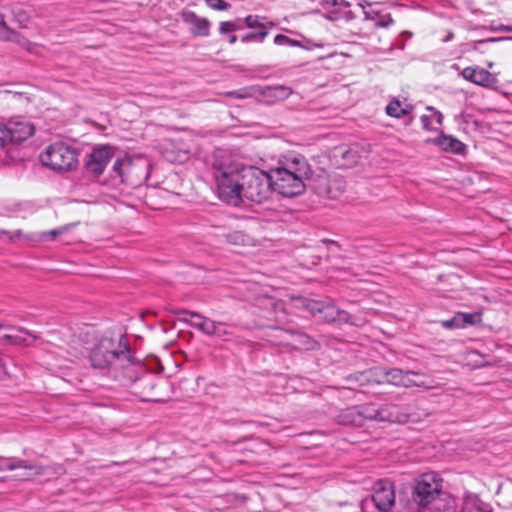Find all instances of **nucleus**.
Returning a JSON list of instances; mask_svg holds the SVG:
<instances>
[{"label": "nucleus", "instance_id": "obj_1", "mask_svg": "<svg viewBox=\"0 0 512 512\" xmlns=\"http://www.w3.org/2000/svg\"><path fill=\"white\" fill-rule=\"evenodd\" d=\"M211 166L218 197L228 205L237 207L244 199L260 204L273 191L270 172L254 166L239 167L224 150L213 152Z\"/></svg>", "mask_w": 512, "mask_h": 512}, {"label": "nucleus", "instance_id": "obj_2", "mask_svg": "<svg viewBox=\"0 0 512 512\" xmlns=\"http://www.w3.org/2000/svg\"><path fill=\"white\" fill-rule=\"evenodd\" d=\"M409 406H402L393 403L377 405L367 403L358 406H351L342 409L335 421L340 425L361 427L366 421L406 423L415 421Z\"/></svg>", "mask_w": 512, "mask_h": 512}, {"label": "nucleus", "instance_id": "obj_3", "mask_svg": "<svg viewBox=\"0 0 512 512\" xmlns=\"http://www.w3.org/2000/svg\"><path fill=\"white\" fill-rule=\"evenodd\" d=\"M313 171L302 155L286 157L280 165L270 170L272 190L284 197H294L304 192L305 181Z\"/></svg>", "mask_w": 512, "mask_h": 512}, {"label": "nucleus", "instance_id": "obj_4", "mask_svg": "<svg viewBox=\"0 0 512 512\" xmlns=\"http://www.w3.org/2000/svg\"><path fill=\"white\" fill-rule=\"evenodd\" d=\"M88 360L93 369H128L135 365L136 359L126 336L118 340L103 337L90 349Z\"/></svg>", "mask_w": 512, "mask_h": 512}, {"label": "nucleus", "instance_id": "obj_5", "mask_svg": "<svg viewBox=\"0 0 512 512\" xmlns=\"http://www.w3.org/2000/svg\"><path fill=\"white\" fill-rule=\"evenodd\" d=\"M442 488L443 479L437 473H423L415 481L412 499L420 508H429L433 512H454L455 500Z\"/></svg>", "mask_w": 512, "mask_h": 512}, {"label": "nucleus", "instance_id": "obj_6", "mask_svg": "<svg viewBox=\"0 0 512 512\" xmlns=\"http://www.w3.org/2000/svg\"><path fill=\"white\" fill-rule=\"evenodd\" d=\"M78 155L77 148L60 141L50 144L40 154V160L54 171H71L78 166Z\"/></svg>", "mask_w": 512, "mask_h": 512}, {"label": "nucleus", "instance_id": "obj_7", "mask_svg": "<svg viewBox=\"0 0 512 512\" xmlns=\"http://www.w3.org/2000/svg\"><path fill=\"white\" fill-rule=\"evenodd\" d=\"M114 177L131 187H137L145 183L149 177V163L142 157L117 158L113 164Z\"/></svg>", "mask_w": 512, "mask_h": 512}, {"label": "nucleus", "instance_id": "obj_8", "mask_svg": "<svg viewBox=\"0 0 512 512\" xmlns=\"http://www.w3.org/2000/svg\"><path fill=\"white\" fill-rule=\"evenodd\" d=\"M301 305L326 323L358 325L357 319L331 302L299 298Z\"/></svg>", "mask_w": 512, "mask_h": 512}, {"label": "nucleus", "instance_id": "obj_9", "mask_svg": "<svg viewBox=\"0 0 512 512\" xmlns=\"http://www.w3.org/2000/svg\"><path fill=\"white\" fill-rule=\"evenodd\" d=\"M115 147L111 145H101L93 148L85 162V170L94 177L100 176L107 164L114 157Z\"/></svg>", "mask_w": 512, "mask_h": 512}, {"label": "nucleus", "instance_id": "obj_10", "mask_svg": "<svg viewBox=\"0 0 512 512\" xmlns=\"http://www.w3.org/2000/svg\"><path fill=\"white\" fill-rule=\"evenodd\" d=\"M395 486L389 479H380L373 486L371 500L378 511H390L395 505Z\"/></svg>", "mask_w": 512, "mask_h": 512}, {"label": "nucleus", "instance_id": "obj_11", "mask_svg": "<svg viewBox=\"0 0 512 512\" xmlns=\"http://www.w3.org/2000/svg\"><path fill=\"white\" fill-rule=\"evenodd\" d=\"M9 143L18 144L34 134V126L24 118L11 119L5 124Z\"/></svg>", "mask_w": 512, "mask_h": 512}, {"label": "nucleus", "instance_id": "obj_12", "mask_svg": "<svg viewBox=\"0 0 512 512\" xmlns=\"http://www.w3.org/2000/svg\"><path fill=\"white\" fill-rule=\"evenodd\" d=\"M182 21L189 25V32L193 37H208L210 35L211 22L205 17H199L194 11L182 10Z\"/></svg>", "mask_w": 512, "mask_h": 512}, {"label": "nucleus", "instance_id": "obj_13", "mask_svg": "<svg viewBox=\"0 0 512 512\" xmlns=\"http://www.w3.org/2000/svg\"><path fill=\"white\" fill-rule=\"evenodd\" d=\"M255 90H257L255 99L265 102L267 104H273L278 101H283L287 99L293 92L290 87L284 85H255Z\"/></svg>", "mask_w": 512, "mask_h": 512}, {"label": "nucleus", "instance_id": "obj_14", "mask_svg": "<svg viewBox=\"0 0 512 512\" xmlns=\"http://www.w3.org/2000/svg\"><path fill=\"white\" fill-rule=\"evenodd\" d=\"M465 80L482 87H492L497 79L495 75L479 66L466 67L459 73Z\"/></svg>", "mask_w": 512, "mask_h": 512}, {"label": "nucleus", "instance_id": "obj_15", "mask_svg": "<svg viewBox=\"0 0 512 512\" xmlns=\"http://www.w3.org/2000/svg\"><path fill=\"white\" fill-rule=\"evenodd\" d=\"M8 470H22L16 477L19 480H31L32 478L42 475L45 472V467L41 465L32 464L26 460L19 458H12L5 466Z\"/></svg>", "mask_w": 512, "mask_h": 512}, {"label": "nucleus", "instance_id": "obj_16", "mask_svg": "<svg viewBox=\"0 0 512 512\" xmlns=\"http://www.w3.org/2000/svg\"><path fill=\"white\" fill-rule=\"evenodd\" d=\"M426 142L439 146L444 152L456 155H462L466 150V145L451 135L441 134L438 137L428 139Z\"/></svg>", "mask_w": 512, "mask_h": 512}, {"label": "nucleus", "instance_id": "obj_17", "mask_svg": "<svg viewBox=\"0 0 512 512\" xmlns=\"http://www.w3.org/2000/svg\"><path fill=\"white\" fill-rule=\"evenodd\" d=\"M293 350H316L319 343L308 334L290 329V340L286 343Z\"/></svg>", "mask_w": 512, "mask_h": 512}, {"label": "nucleus", "instance_id": "obj_18", "mask_svg": "<svg viewBox=\"0 0 512 512\" xmlns=\"http://www.w3.org/2000/svg\"><path fill=\"white\" fill-rule=\"evenodd\" d=\"M215 235L225 238L226 242L235 246H245L249 242V237L241 231L226 232L223 227H214Z\"/></svg>", "mask_w": 512, "mask_h": 512}, {"label": "nucleus", "instance_id": "obj_19", "mask_svg": "<svg viewBox=\"0 0 512 512\" xmlns=\"http://www.w3.org/2000/svg\"><path fill=\"white\" fill-rule=\"evenodd\" d=\"M462 512H492V509L477 495L468 494L464 498Z\"/></svg>", "mask_w": 512, "mask_h": 512}, {"label": "nucleus", "instance_id": "obj_20", "mask_svg": "<svg viewBox=\"0 0 512 512\" xmlns=\"http://www.w3.org/2000/svg\"><path fill=\"white\" fill-rule=\"evenodd\" d=\"M173 313L175 315H190V319L186 317H181L180 321L187 323L188 325L198 329L199 331L202 330V326L204 325V321L206 320L205 316L186 309H176L173 311Z\"/></svg>", "mask_w": 512, "mask_h": 512}, {"label": "nucleus", "instance_id": "obj_21", "mask_svg": "<svg viewBox=\"0 0 512 512\" xmlns=\"http://www.w3.org/2000/svg\"><path fill=\"white\" fill-rule=\"evenodd\" d=\"M364 19L377 20L375 23L376 28H388L394 23L391 14H381L378 10H365Z\"/></svg>", "mask_w": 512, "mask_h": 512}, {"label": "nucleus", "instance_id": "obj_22", "mask_svg": "<svg viewBox=\"0 0 512 512\" xmlns=\"http://www.w3.org/2000/svg\"><path fill=\"white\" fill-rule=\"evenodd\" d=\"M272 333L268 335V341L275 346L289 348L286 343L290 340V329L273 327Z\"/></svg>", "mask_w": 512, "mask_h": 512}, {"label": "nucleus", "instance_id": "obj_23", "mask_svg": "<svg viewBox=\"0 0 512 512\" xmlns=\"http://www.w3.org/2000/svg\"><path fill=\"white\" fill-rule=\"evenodd\" d=\"M274 44L278 46L301 47L306 50H310L312 47L317 46L316 44H312L310 40H306L305 43H302L283 34H278L274 37Z\"/></svg>", "mask_w": 512, "mask_h": 512}, {"label": "nucleus", "instance_id": "obj_24", "mask_svg": "<svg viewBox=\"0 0 512 512\" xmlns=\"http://www.w3.org/2000/svg\"><path fill=\"white\" fill-rule=\"evenodd\" d=\"M412 107L407 105L402 107L401 102L398 99L391 100L386 106V113L390 117L401 118L410 113Z\"/></svg>", "mask_w": 512, "mask_h": 512}, {"label": "nucleus", "instance_id": "obj_25", "mask_svg": "<svg viewBox=\"0 0 512 512\" xmlns=\"http://www.w3.org/2000/svg\"><path fill=\"white\" fill-rule=\"evenodd\" d=\"M2 39L15 42L27 51H32L34 47V44L31 41L12 29H10L5 36H2Z\"/></svg>", "mask_w": 512, "mask_h": 512}, {"label": "nucleus", "instance_id": "obj_26", "mask_svg": "<svg viewBox=\"0 0 512 512\" xmlns=\"http://www.w3.org/2000/svg\"><path fill=\"white\" fill-rule=\"evenodd\" d=\"M255 85L242 87L238 90L228 91L225 93L227 97L237 98V99H246V98H255L256 97Z\"/></svg>", "mask_w": 512, "mask_h": 512}, {"label": "nucleus", "instance_id": "obj_27", "mask_svg": "<svg viewBox=\"0 0 512 512\" xmlns=\"http://www.w3.org/2000/svg\"><path fill=\"white\" fill-rule=\"evenodd\" d=\"M404 370L400 368H392L384 372L386 381L390 384L400 386L403 383Z\"/></svg>", "mask_w": 512, "mask_h": 512}, {"label": "nucleus", "instance_id": "obj_28", "mask_svg": "<svg viewBox=\"0 0 512 512\" xmlns=\"http://www.w3.org/2000/svg\"><path fill=\"white\" fill-rule=\"evenodd\" d=\"M258 29H259L258 32H250V33L244 35L241 38V41L243 43H248L251 41L263 42V40L268 36L269 31L266 28V26L260 27Z\"/></svg>", "mask_w": 512, "mask_h": 512}, {"label": "nucleus", "instance_id": "obj_29", "mask_svg": "<svg viewBox=\"0 0 512 512\" xmlns=\"http://www.w3.org/2000/svg\"><path fill=\"white\" fill-rule=\"evenodd\" d=\"M460 321L462 328L466 327L467 325H474L477 322L480 321V314L479 313H463L460 312Z\"/></svg>", "mask_w": 512, "mask_h": 512}, {"label": "nucleus", "instance_id": "obj_30", "mask_svg": "<svg viewBox=\"0 0 512 512\" xmlns=\"http://www.w3.org/2000/svg\"><path fill=\"white\" fill-rule=\"evenodd\" d=\"M327 4L331 3L336 9L330 12V15H336L350 7V3L345 0H327Z\"/></svg>", "mask_w": 512, "mask_h": 512}, {"label": "nucleus", "instance_id": "obj_31", "mask_svg": "<svg viewBox=\"0 0 512 512\" xmlns=\"http://www.w3.org/2000/svg\"><path fill=\"white\" fill-rule=\"evenodd\" d=\"M15 20L21 27H26L29 22V16L22 8H17L13 11Z\"/></svg>", "mask_w": 512, "mask_h": 512}, {"label": "nucleus", "instance_id": "obj_32", "mask_svg": "<svg viewBox=\"0 0 512 512\" xmlns=\"http://www.w3.org/2000/svg\"><path fill=\"white\" fill-rule=\"evenodd\" d=\"M240 27L234 21H223L219 24V33L224 35L238 30Z\"/></svg>", "mask_w": 512, "mask_h": 512}, {"label": "nucleus", "instance_id": "obj_33", "mask_svg": "<svg viewBox=\"0 0 512 512\" xmlns=\"http://www.w3.org/2000/svg\"><path fill=\"white\" fill-rule=\"evenodd\" d=\"M460 317V312H458L451 319L443 321L442 326L446 329L462 328Z\"/></svg>", "mask_w": 512, "mask_h": 512}, {"label": "nucleus", "instance_id": "obj_34", "mask_svg": "<svg viewBox=\"0 0 512 512\" xmlns=\"http://www.w3.org/2000/svg\"><path fill=\"white\" fill-rule=\"evenodd\" d=\"M217 324L218 322L206 317L201 332L208 336H213L215 334Z\"/></svg>", "mask_w": 512, "mask_h": 512}, {"label": "nucleus", "instance_id": "obj_35", "mask_svg": "<svg viewBox=\"0 0 512 512\" xmlns=\"http://www.w3.org/2000/svg\"><path fill=\"white\" fill-rule=\"evenodd\" d=\"M206 4L214 10L224 11L230 7V4L224 0H205Z\"/></svg>", "mask_w": 512, "mask_h": 512}, {"label": "nucleus", "instance_id": "obj_36", "mask_svg": "<svg viewBox=\"0 0 512 512\" xmlns=\"http://www.w3.org/2000/svg\"><path fill=\"white\" fill-rule=\"evenodd\" d=\"M404 376H403V383H401L400 386H403V387H412V386H419V384H417L414 380L411 379V376L412 375H419L418 372H415V371H411V370H407V371H404Z\"/></svg>", "mask_w": 512, "mask_h": 512}, {"label": "nucleus", "instance_id": "obj_37", "mask_svg": "<svg viewBox=\"0 0 512 512\" xmlns=\"http://www.w3.org/2000/svg\"><path fill=\"white\" fill-rule=\"evenodd\" d=\"M258 15H248L244 19V23L248 28H260L265 26L263 23L259 22Z\"/></svg>", "mask_w": 512, "mask_h": 512}, {"label": "nucleus", "instance_id": "obj_38", "mask_svg": "<svg viewBox=\"0 0 512 512\" xmlns=\"http://www.w3.org/2000/svg\"><path fill=\"white\" fill-rule=\"evenodd\" d=\"M355 17L356 16L353 11L345 9L342 12H340L339 14L330 15L329 19H331V20L344 19L346 21H351V20L355 19Z\"/></svg>", "mask_w": 512, "mask_h": 512}, {"label": "nucleus", "instance_id": "obj_39", "mask_svg": "<svg viewBox=\"0 0 512 512\" xmlns=\"http://www.w3.org/2000/svg\"><path fill=\"white\" fill-rule=\"evenodd\" d=\"M232 333L226 329V324L222 322H218L215 334L213 336H217L219 338L226 339L228 336H231Z\"/></svg>", "mask_w": 512, "mask_h": 512}, {"label": "nucleus", "instance_id": "obj_40", "mask_svg": "<svg viewBox=\"0 0 512 512\" xmlns=\"http://www.w3.org/2000/svg\"><path fill=\"white\" fill-rule=\"evenodd\" d=\"M420 120H421L423 129H425L427 131H436V130H438V127H434L432 125V116L431 115H422L420 117Z\"/></svg>", "mask_w": 512, "mask_h": 512}, {"label": "nucleus", "instance_id": "obj_41", "mask_svg": "<svg viewBox=\"0 0 512 512\" xmlns=\"http://www.w3.org/2000/svg\"><path fill=\"white\" fill-rule=\"evenodd\" d=\"M426 110L431 111L432 119H434L436 121L438 126H441L443 123V118H444L443 114L432 106H427Z\"/></svg>", "mask_w": 512, "mask_h": 512}, {"label": "nucleus", "instance_id": "obj_42", "mask_svg": "<svg viewBox=\"0 0 512 512\" xmlns=\"http://www.w3.org/2000/svg\"><path fill=\"white\" fill-rule=\"evenodd\" d=\"M66 227H60V228H57V229H53V230H50V231H47V232H43L42 233V237L43 238H49V239H54L56 236L62 234L64 231H66Z\"/></svg>", "mask_w": 512, "mask_h": 512}, {"label": "nucleus", "instance_id": "obj_43", "mask_svg": "<svg viewBox=\"0 0 512 512\" xmlns=\"http://www.w3.org/2000/svg\"><path fill=\"white\" fill-rule=\"evenodd\" d=\"M7 131L5 125H0V149L9 144Z\"/></svg>", "mask_w": 512, "mask_h": 512}, {"label": "nucleus", "instance_id": "obj_44", "mask_svg": "<svg viewBox=\"0 0 512 512\" xmlns=\"http://www.w3.org/2000/svg\"><path fill=\"white\" fill-rule=\"evenodd\" d=\"M10 28L7 26L4 16L0 13V38L2 39V36H5Z\"/></svg>", "mask_w": 512, "mask_h": 512}, {"label": "nucleus", "instance_id": "obj_45", "mask_svg": "<svg viewBox=\"0 0 512 512\" xmlns=\"http://www.w3.org/2000/svg\"><path fill=\"white\" fill-rule=\"evenodd\" d=\"M357 380L360 381V383L363 385L364 383L366 382H369V372L365 371V372H361L358 376H357Z\"/></svg>", "mask_w": 512, "mask_h": 512}, {"label": "nucleus", "instance_id": "obj_46", "mask_svg": "<svg viewBox=\"0 0 512 512\" xmlns=\"http://www.w3.org/2000/svg\"><path fill=\"white\" fill-rule=\"evenodd\" d=\"M358 5L365 11L366 7H370L372 3L367 0H361L358 2Z\"/></svg>", "mask_w": 512, "mask_h": 512}, {"label": "nucleus", "instance_id": "obj_47", "mask_svg": "<svg viewBox=\"0 0 512 512\" xmlns=\"http://www.w3.org/2000/svg\"><path fill=\"white\" fill-rule=\"evenodd\" d=\"M321 242H323V243H325V244H327V245H334V246H336V247H338V248H339V244H338L336 241H334V240H331V239H322V240H321Z\"/></svg>", "mask_w": 512, "mask_h": 512}, {"label": "nucleus", "instance_id": "obj_48", "mask_svg": "<svg viewBox=\"0 0 512 512\" xmlns=\"http://www.w3.org/2000/svg\"><path fill=\"white\" fill-rule=\"evenodd\" d=\"M21 234H22V233H21V231H20V230H17V231H15V232H13V234L10 236V239H11V240H14V239H16V238H19V237L21 236Z\"/></svg>", "mask_w": 512, "mask_h": 512}, {"label": "nucleus", "instance_id": "obj_49", "mask_svg": "<svg viewBox=\"0 0 512 512\" xmlns=\"http://www.w3.org/2000/svg\"><path fill=\"white\" fill-rule=\"evenodd\" d=\"M12 458H9V459H5V460H2L1 463H0V470H7L5 468V466L7 465L8 461L11 460Z\"/></svg>", "mask_w": 512, "mask_h": 512}, {"label": "nucleus", "instance_id": "obj_50", "mask_svg": "<svg viewBox=\"0 0 512 512\" xmlns=\"http://www.w3.org/2000/svg\"><path fill=\"white\" fill-rule=\"evenodd\" d=\"M237 40H238L237 36L233 34L229 37L228 41L230 44H235L237 42Z\"/></svg>", "mask_w": 512, "mask_h": 512}, {"label": "nucleus", "instance_id": "obj_51", "mask_svg": "<svg viewBox=\"0 0 512 512\" xmlns=\"http://www.w3.org/2000/svg\"><path fill=\"white\" fill-rule=\"evenodd\" d=\"M452 68H453V69H455V70H459V69H460V68H459V66H458V64H453V65H452Z\"/></svg>", "mask_w": 512, "mask_h": 512}, {"label": "nucleus", "instance_id": "obj_52", "mask_svg": "<svg viewBox=\"0 0 512 512\" xmlns=\"http://www.w3.org/2000/svg\"><path fill=\"white\" fill-rule=\"evenodd\" d=\"M177 316L179 317V319H180L181 317H186V318H189V319H190V315H177Z\"/></svg>", "mask_w": 512, "mask_h": 512}]
</instances>
